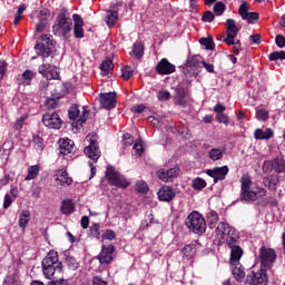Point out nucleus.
<instances>
[{
	"mask_svg": "<svg viewBox=\"0 0 285 285\" xmlns=\"http://www.w3.org/2000/svg\"><path fill=\"white\" fill-rule=\"evenodd\" d=\"M99 101L101 108H104L105 110H112V108L117 107V94H100Z\"/></svg>",
	"mask_w": 285,
	"mask_h": 285,
	"instance_id": "nucleus-12",
	"label": "nucleus"
},
{
	"mask_svg": "<svg viewBox=\"0 0 285 285\" xmlns=\"http://www.w3.org/2000/svg\"><path fill=\"white\" fill-rule=\"evenodd\" d=\"M132 52L137 59H141L144 57V45L141 42L134 43Z\"/></svg>",
	"mask_w": 285,
	"mask_h": 285,
	"instance_id": "nucleus-42",
	"label": "nucleus"
},
{
	"mask_svg": "<svg viewBox=\"0 0 285 285\" xmlns=\"http://www.w3.org/2000/svg\"><path fill=\"white\" fill-rule=\"evenodd\" d=\"M235 228L230 227L228 223H219L216 227V235L220 242L226 239V237L230 234V230H234Z\"/></svg>",
	"mask_w": 285,
	"mask_h": 285,
	"instance_id": "nucleus-26",
	"label": "nucleus"
},
{
	"mask_svg": "<svg viewBox=\"0 0 285 285\" xmlns=\"http://www.w3.org/2000/svg\"><path fill=\"white\" fill-rule=\"evenodd\" d=\"M98 259L100 264H111L115 259V245H102Z\"/></svg>",
	"mask_w": 285,
	"mask_h": 285,
	"instance_id": "nucleus-13",
	"label": "nucleus"
},
{
	"mask_svg": "<svg viewBox=\"0 0 285 285\" xmlns=\"http://www.w3.org/2000/svg\"><path fill=\"white\" fill-rule=\"evenodd\" d=\"M56 180L59 181L60 186H71L72 185V177L68 176V171L66 169H60L57 171Z\"/></svg>",
	"mask_w": 285,
	"mask_h": 285,
	"instance_id": "nucleus-28",
	"label": "nucleus"
},
{
	"mask_svg": "<svg viewBox=\"0 0 285 285\" xmlns=\"http://www.w3.org/2000/svg\"><path fill=\"white\" fill-rule=\"evenodd\" d=\"M202 20L207 22V23H213V21H215V14L212 11H206L203 14Z\"/></svg>",
	"mask_w": 285,
	"mask_h": 285,
	"instance_id": "nucleus-60",
	"label": "nucleus"
},
{
	"mask_svg": "<svg viewBox=\"0 0 285 285\" xmlns=\"http://www.w3.org/2000/svg\"><path fill=\"white\" fill-rule=\"evenodd\" d=\"M175 190L168 186H164L158 191V199L160 202H173L175 199Z\"/></svg>",
	"mask_w": 285,
	"mask_h": 285,
	"instance_id": "nucleus-25",
	"label": "nucleus"
},
{
	"mask_svg": "<svg viewBox=\"0 0 285 285\" xmlns=\"http://www.w3.org/2000/svg\"><path fill=\"white\" fill-rule=\"evenodd\" d=\"M230 248V264L235 265L238 264L244 255V249L239 245H234Z\"/></svg>",
	"mask_w": 285,
	"mask_h": 285,
	"instance_id": "nucleus-27",
	"label": "nucleus"
},
{
	"mask_svg": "<svg viewBox=\"0 0 285 285\" xmlns=\"http://www.w3.org/2000/svg\"><path fill=\"white\" fill-rule=\"evenodd\" d=\"M112 68H115V66L112 65L111 60H105L100 65V70L104 75H108L109 72H111Z\"/></svg>",
	"mask_w": 285,
	"mask_h": 285,
	"instance_id": "nucleus-41",
	"label": "nucleus"
},
{
	"mask_svg": "<svg viewBox=\"0 0 285 285\" xmlns=\"http://www.w3.org/2000/svg\"><path fill=\"white\" fill-rule=\"evenodd\" d=\"M222 242H226L229 248L237 246V242H239V233H237V229H230L229 234H227V237Z\"/></svg>",
	"mask_w": 285,
	"mask_h": 285,
	"instance_id": "nucleus-31",
	"label": "nucleus"
},
{
	"mask_svg": "<svg viewBox=\"0 0 285 285\" xmlns=\"http://www.w3.org/2000/svg\"><path fill=\"white\" fill-rule=\"evenodd\" d=\"M259 259L264 268H271V266H273L277 259V254H275L273 248L263 246L259 248Z\"/></svg>",
	"mask_w": 285,
	"mask_h": 285,
	"instance_id": "nucleus-8",
	"label": "nucleus"
},
{
	"mask_svg": "<svg viewBox=\"0 0 285 285\" xmlns=\"http://www.w3.org/2000/svg\"><path fill=\"white\" fill-rule=\"evenodd\" d=\"M226 10V4L224 2H217L214 6V12L217 14V17H222Z\"/></svg>",
	"mask_w": 285,
	"mask_h": 285,
	"instance_id": "nucleus-47",
	"label": "nucleus"
},
{
	"mask_svg": "<svg viewBox=\"0 0 285 285\" xmlns=\"http://www.w3.org/2000/svg\"><path fill=\"white\" fill-rule=\"evenodd\" d=\"M234 266L235 267L233 268V276L237 282H242L244 277H246V273L244 272L242 265H239L238 263H236Z\"/></svg>",
	"mask_w": 285,
	"mask_h": 285,
	"instance_id": "nucleus-35",
	"label": "nucleus"
},
{
	"mask_svg": "<svg viewBox=\"0 0 285 285\" xmlns=\"http://www.w3.org/2000/svg\"><path fill=\"white\" fill-rule=\"evenodd\" d=\"M134 70L129 66H126L121 69V77L125 78L126 81L132 77Z\"/></svg>",
	"mask_w": 285,
	"mask_h": 285,
	"instance_id": "nucleus-51",
	"label": "nucleus"
},
{
	"mask_svg": "<svg viewBox=\"0 0 285 285\" xmlns=\"http://www.w3.org/2000/svg\"><path fill=\"white\" fill-rule=\"evenodd\" d=\"M39 175V165H33L28 168V175L24 177V181H32L37 179Z\"/></svg>",
	"mask_w": 285,
	"mask_h": 285,
	"instance_id": "nucleus-36",
	"label": "nucleus"
},
{
	"mask_svg": "<svg viewBox=\"0 0 285 285\" xmlns=\"http://www.w3.org/2000/svg\"><path fill=\"white\" fill-rule=\"evenodd\" d=\"M276 41V46H278V48H285V37L282 35L276 36L275 38Z\"/></svg>",
	"mask_w": 285,
	"mask_h": 285,
	"instance_id": "nucleus-63",
	"label": "nucleus"
},
{
	"mask_svg": "<svg viewBox=\"0 0 285 285\" xmlns=\"http://www.w3.org/2000/svg\"><path fill=\"white\" fill-rule=\"evenodd\" d=\"M175 70V65L170 63L166 58H163L156 66V72H158V75H173Z\"/></svg>",
	"mask_w": 285,
	"mask_h": 285,
	"instance_id": "nucleus-20",
	"label": "nucleus"
},
{
	"mask_svg": "<svg viewBox=\"0 0 285 285\" xmlns=\"http://www.w3.org/2000/svg\"><path fill=\"white\" fill-rule=\"evenodd\" d=\"M226 26L227 37H225L223 41L224 43H227V46H235V37H237V33L239 32V28H237V24H235L233 19H227Z\"/></svg>",
	"mask_w": 285,
	"mask_h": 285,
	"instance_id": "nucleus-9",
	"label": "nucleus"
},
{
	"mask_svg": "<svg viewBox=\"0 0 285 285\" xmlns=\"http://www.w3.org/2000/svg\"><path fill=\"white\" fill-rule=\"evenodd\" d=\"M89 145L85 148V155L91 159V161H99L101 157V150H99V142L97 141V134H89L86 137Z\"/></svg>",
	"mask_w": 285,
	"mask_h": 285,
	"instance_id": "nucleus-6",
	"label": "nucleus"
},
{
	"mask_svg": "<svg viewBox=\"0 0 285 285\" xmlns=\"http://www.w3.org/2000/svg\"><path fill=\"white\" fill-rule=\"evenodd\" d=\"M184 75H185V77H197V69H195L194 67L190 68V67L186 66L184 68Z\"/></svg>",
	"mask_w": 285,
	"mask_h": 285,
	"instance_id": "nucleus-61",
	"label": "nucleus"
},
{
	"mask_svg": "<svg viewBox=\"0 0 285 285\" xmlns=\"http://www.w3.org/2000/svg\"><path fill=\"white\" fill-rule=\"evenodd\" d=\"M228 170V166L215 167L214 169H207L206 175H208V177H213L214 184H217V181H224V179H226Z\"/></svg>",
	"mask_w": 285,
	"mask_h": 285,
	"instance_id": "nucleus-16",
	"label": "nucleus"
},
{
	"mask_svg": "<svg viewBox=\"0 0 285 285\" xmlns=\"http://www.w3.org/2000/svg\"><path fill=\"white\" fill-rule=\"evenodd\" d=\"M208 157L212 161H219L224 157V151L219 148H213L208 151Z\"/></svg>",
	"mask_w": 285,
	"mask_h": 285,
	"instance_id": "nucleus-38",
	"label": "nucleus"
},
{
	"mask_svg": "<svg viewBox=\"0 0 285 285\" xmlns=\"http://www.w3.org/2000/svg\"><path fill=\"white\" fill-rule=\"evenodd\" d=\"M157 177L165 183L173 181V179L179 177V168L174 167L170 169H159L157 171Z\"/></svg>",
	"mask_w": 285,
	"mask_h": 285,
	"instance_id": "nucleus-18",
	"label": "nucleus"
},
{
	"mask_svg": "<svg viewBox=\"0 0 285 285\" xmlns=\"http://www.w3.org/2000/svg\"><path fill=\"white\" fill-rule=\"evenodd\" d=\"M136 190L138 193H148V185L144 180H138L136 183Z\"/></svg>",
	"mask_w": 285,
	"mask_h": 285,
	"instance_id": "nucleus-55",
	"label": "nucleus"
},
{
	"mask_svg": "<svg viewBox=\"0 0 285 285\" xmlns=\"http://www.w3.org/2000/svg\"><path fill=\"white\" fill-rule=\"evenodd\" d=\"M259 19V13L257 12H248L246 18H243L244 21H247L248 23H255Z\"/></svg>",
	"mask_w": 285,
	"mask_h": 285,
	"instance_id": "nucleus-53",
	"label": "nucleus"
},
{
	"mask_svg": "<svg viewBox=\"0 0 285 285\" xmlns=\"http://www.w3.org/2000/svg\"><path fill=\"white\" fill-rule=\"evenodd\" d=\"M250 4L248 2L243 1L238 9V14H240L242 19H246Z\"/></svg>",
	"mask_w": 285,
	"mask_h": 285,
	"instance_id": "nucleus-44",
	"label": "nucleus"
},
{
	"mask_svg": "<svg viewBox=\"0 0 285 285\" xmlns=\"http://www.w3.org/2000/svg\"><path fill=\"white\" fill-rule=\"evenodd\" d=\"M40 41L41 42H38L35 46L38 57H42V59L52 57V55H55V39L52 38V35H42Z\"/></svg>",
	"mask_w": 285,
	"mask_h": 285,
	"instance_id": "nucleus-4",
	"label": "nucleus"
},
{
	"mask_svg": "<svg viewBox=\"0 0 285 285\" xmlns=\"http://www.w3.org/2000/svg\"><path fill=\"white\" fill-rule=\"evenodd\" d=\"M272 168L275 173H285V160L283 158H275L272 160Z\"/></svg>",
	"mask_w": 285,
	"mask_h": 285,
	"instance_id": "nucleus-33",
	"label": "nucleus"
},
{
	"mask_svg": "<svg viewBox=\"0 0 285 285\" xmlns=\"http://www.w3.org/2000/svg\"><path fill=\"white\" fill-rule=\"evenodd\" d=\"M73 20V36L76 39H83L85 32H83V18L81 16L75 13L72 16Z\"/></svg>",
	"mask_w": 285,
	"mask_h": 285,
	"instance_id": "nucleus-21",
	"label": "nucleus"
},
{
	"mask_svg": "<svg viewBox=\"0 0 285 285\" xmlns=\"http://www.w3.org/2000/svg\"><path fill=\"white\" fill-rule=\"evenodd\" d=\"M42 124L47 128H53L56 130H59L61 128V118L59 117V114L57 112H48L42 116Z\"/></svg>",
	"mask_w": 285,
	"mask_h": 285,
	"instance_id": "nucleus-11",
	"label": "nucleus"
},
{
	"mask_svg": "<svg viewBox=\"0 0 285 285\" xmlns=\"http://www.w3.org/2000/svg\"><path fill=\"white\" fill-rule=\"evenodd\" d=\"M191 186L194 190H204V188H206V180L204 178L197 177L193 180Z\"/></svg>",
	"mask_w": 285,
	"mask_h": 285,
	"instance_id": "nucleus-40",
	"label": "nucleus"
},
{
	"mask_svg": "<svg viewBox=\"0 0 285 285\" xmlns=\"http://www.w3.org/2000/svg\"><path fill=\"white\" fill-rule=\"evenodd\" d=\"M99 224H97V223H95V224H92L91 225V227H90V235L92 236V237H95L96 239H99V237L101 236V232H99Z\"/></svg>",
	"mask_w": 285,
	"mask_h": 285,
	"instance_id": "nucleus-50",
	"label": "nucleus"
},
{
	"mask_svg": "<svg viewBox=\"0 0 285 285\" xmlns=\"http://www.w3.org/2000/svg\"><path fill=\"white\" fill-rule=\"evenodd\" d=\"M59 150L62 157H68V155H72L75 153V141L70 139L62 138L59 140Z\"/></svg>",
	"mask_w": 285,
	"mask_h": 285,
	"instance_id": "nucleus-22",
	"label": "nucleus"
},
{
	"mask_svg": "<svg viewBox=\"0 0 285 285\" xmlns=\"http://www.w3.org/2000/svg\"><path fill=\"white\" fill-rule=\"evenodd\" d=\"M52 30L56 37L69 39L70 32H72V18L67 17L66 13L58 14L57 22L53 24Z\"/></svg>",
	"mask_w": 285,
	"mask_h": 285,
	"instance_id": "nucleus-2",
	"label": "nucleus"
},
{
	"mask_svg": "<svg viewBox=\"0 0 285 285\" xmlns=\"http://www.w3.org/2000/svg\"><path fill=\"white\" fill-rule=\"evenodd\" d=\"M279 183V178L277 176H267L263 179V184L269 190H277V184Z\"/></svg>",
	"mask_w": 285,
	"mask_h": 285,
	"instance_id": "nucleus-32",
	"label": "nucleus"
},
{
	"mask_svg": "<svg viewBox=\"0 0 285 285\" xmlns=\"http://www.w3.org/2000/svg\"><path fill=\"white\" fill-rule=\"evenodd\" d=\"M256 119H258V121H266V119H268V111L266 109H258L256 111Z\"/></svg>",
	"mask_w": 285,
	"mask_h": 285,
	"instance_id": "nucleus-54",
	"label": "nucleus"
},
{
	"mask_svg": "<svg viewBox=\"0 0 285 285\" xmlns=\"http://www.w3.org/2000/svg\"><path fill=\"white\" fill-rule=\"evenodd\" d=\"M67 266L71 271H77V268H79V263L77 262V259L75 257L69 256V257H67Z\"/></svg>",
	"mask_w": 285,
	"mask_h": 285,
	"instance_id": "nucleus-48",
	"label": "nucleus"
},
{
	"mask_svg": "<svg viewBox=\"0 0 285 285\" xmlns=\"http://www.w3.org/2000/svg\"><path fill=\"white\" fill-rule=\"evenodd\" d=\"M50 285H68V281L60 278V279H51Z\"/></svg>",
	"mask_w": 285,
	"mask_h": 285,
	"instance_id": "nucleus-64",
	"label": "nucleus"
},
{
	"mask_svg": "<svg viewBox=\"0 0 285 285\" xmlns=\"http://www.w3.org/2000/svg\"><path fill=\"white\" fill-rule=\"evenodd\" d=\"M181 253L185 257H193L195 255V245H185Z\"/></svg>",
	"mask_w": 285,
	"mask_h": 285,
	"instance_id": "nucleus-49",
	"label": "nucleus"
},
{
	"mask_svg": "<svg viewBox=\"0 0 285 285\" xmlns=\"http://www.w3.org/2000/svg\"><path fill=\"white\" fill-rule=\"evenodd\" d=\"M26 116H21L20 118H18L13 125L14 130H21V128H23V121H26Z\"/></svg>",
	"mask_w": 285,
	"mask_h": 285,
	"instance_id": "nucleus-62",
	"label": "nucleus"
},
{
	"mask_svg": "<svg viewBox=\"0 0 285 285\" xmlns=\"http://www.w3.org/2000/svg\"><path fill=\"white\" fill-rule=\"evenodd\" d=\"M57 106H59V102L55 98H48L46 100V107L48 108V110H55Z\"/></svg>",
	"mask_w": 285,
	"mask_h": 285,
	"instance_id": "nucleus-57",
	"label": "nucleus"
},
{
	"mask_svg": "<svg viewBox=\"0 0 285 285\" xmlns=\"http://www.w3.org/2000/svg\"><path fill=\"white\" fill-rule=\"evenodd\" d=\"M28 222H30V210L23 209L19 216V227L24 230L28 226Z\"/></svg>",
	"mask_w": 285,
	"mask_h": 285,
	"instance_id": "nucleus-34",
	"label": "nucleus"
},
{
	"mask_svg": "<svg viewBox=\"0 0 285 285\" xmlns=\"http://www.w3.org/2000/svg\"><path fill=\"white\" fill-rule=\"evenodd\" d=\"M246 284L253 285H267L268 284V275L264 268L255 269L250 268L247 273Z\"/></svg>",
	"mask_w": 285,
	"mask_h": 285,
	"instance_id": "nucleus-7",
	"label": "nucleus"
},
{
	"mask_svg": "<svg viewBox=\"0 0 285 285\" xmlns=\"http://www.w3.org/2000/svg\"><path fill=\"white\" fill-rule=\"evenodd\" d=\"M105 175L110 186H116V188H128L130 186V181L112 166H107Z\"/></svg>",
	"mask_w": 285,
	"mask_h": 285,
	"instance_id": "nucleus-5",
	"label": "nucleus"
},
{
	"mask_svg": "<svg viewBox=\"0 0 285 285\" xmlns=\"http://www.w3.org/2000/svg\"><path fill=\"white\" fill-rule=\"evenodd\" d=\"M117 19H119V13L115 9H109L106 13L105 21L108 28H114L115 23H117Z\"/></svg>",
	"mask_w": 285,
	"mask_h": 285,
	"instance_id": "nucleus-30",
	"label": "nucleus"
},
{
	"mask_svg": "<svg viewBox=\"0 0 285 285\" xmlns=\"http://www.w3.org/2000/svg\"><path fill=\"white\" fill-rule=\"evenodd\" d=\"M198 65H199V58L197 56H194V57L189 58L186 62L187 68L197 69Z\"/></svg>",
	"mask_w": 285,
	"mask_h": 285,
	"instance_id": "nucleus-56",
	"label": "nucleus"
},
{
	"mask_svg": "<svg viewBox=\"0 0 285 285\" xmlns=\"http://www.w3.org/2000/svg\"><path fill=\"white\" fill-rule=\"evenodd\" d=\"M240 202H257L262 197H266V190L262 187H253L250 176L243 175L240 178ZM252 188V189H250Z\"/></svg>",
	"mask_w": 285,
	"mask_h": 285,
	"instance_id": "nucleus-1",
	"label": "nucleus"
},
{
	"mask_svg": "<svg viewBox=\"0 0 285 285\" xmlns=\"http://www.w3.org/2000/svg\"><path fill=\"white\" fill-rule=\"evenodd\" d=\"M273 137H275V131H273V129L271 128H258L254 131V139H256L257 141H268V139H273Z\"/></svg>",
	"mask_w": 285,
	"mask_h": 285,
	"instance_id": "nucleus-23",
	"label": "nucleus"
},
{
	"mask_svg": "<svg viewBox=\"0 0 285 285\" xmlns=\"http://www.w3.org/2000/svg\"><path fill=\"white\" fill-rule=\"evenodd\" d=\"M219 222V215L217 214V212H209L208 216H207V224L208 227L210 229L215 228V226H217V223Z\"/></svg>",
	"mask_w": 285,
	"mask_h": 285,
	"instance_id": "nucleus-37",
	"label": "nucleus"
},
{
	"mask_svg": "<svg viewBox=\"0 0 285 285\" xmlns=\"http://www.w3.org/2000/svg\"><path fill=\"white\" fill-rule=\"evenodd\" d=\"M32 79H35V72L26 70L21 76L18 77V86H30Z\"/></svg>",
	"mask_w": 285,
	"mask_h": 285,
	"instance_id": "nucleus-29",
	"label": "nucleus"
},
{
	"mask_svg": "<svg viewBox=\"0 0 285 285\" xmlns=\"http://www.w3.org/2000/svg\"><path fill=\"white\" fill-rule=\"evenodd\" d=\"M33 142H35L36 150H43V138L39 136H35Z\"/></svg>",
	"mask_w": 285,
	"mask_h": 285,
	"instance_id": "nucleus-58",
	"label": "nucleus"
},
{
	"mask_svg": "<svg viewBox=\"0 0 285 285\" xmlns=\"http://www.w3.org/2000/svg\"><path fill=\"white\" fill-rule=\"evenodd\" d=\"M50 18V11L48 9L40 10L38 16L39 22L36 26L37 32H43L46 30V26H48V19Z\"/></svg>",
	"mask_w": 285,
	"mask_h": 285,
	"instance_id": "nucleus-24",
	"label": "nucleus"
},
{
	"mask_svg": "<svg viewBox=\"0 0 285 285\" xmlns=\"http://www.w3.org/2000/svg\"><path fill=\"white\" fill-rule=\"evenodd\" d=\"M216 121H218V124H224L225 126H228V124H230V117H228V115L226 114H217Z\"/></svg>",
	"mask_w": 285,
	"mask_h": 285,
	"instance_id": "nucleus-46",
	"label": "nucleus"
},
{
	"mask_svg": "<svg viewBox=\"0 0 285 285\" xmlns=\"http://www.w3.org/2000/svg\"><path fill=\"white\" fill-rule=\"evenodd\" d=\"M176 96L174 97V101L176 106H181L186 108L187 104L184 99H186V95H188V89L185 83H179L176 87Z\"/></svg>",
	"mask_w": 285,
	"mask_h": 285,
	"instance_id": "nucleus-17",
	"label": "nucleus"
},
{
	"mask_svg": "<svg viewBox=\"0 0 285 285\" xmlns=\"http://www.w3.org/2000/svg\"><path fill=\"white\" fill-rule=\"evenodd\" d=\"M90 115V111L86 108L82 107V114L79 110V106L73 105L70 109H69V119H78V124L81 126V124H86V121L88 120V117Z\"/></svg>",
	"mask_w": 285,
	"mask_h": 285,
	"instance_id": "nucleus-10",
	"label": "nucleus"
},
{
	"mask_svg": "<svg viewBox=\"0 0 285 285\" xmlns=\"http://www.w3.org/2000/svg\"><path fill=\"white\" fill-rule=\"evenodd\" d=\"M42 275L46 279H59L63 275V264H58L56 267H42Z\"/></svg>",
	"mask_w": 285,
	"mask_h": 285,
	"instance_id": "nucleus-14",
	"label": "nucleus"
},
{
	"mask_svg": "<svg viewBox=\"0 0 285 285\" xmlns=\"http://www.w3.org/2000/svg\"><path fill=\"white\" fill-rule=\"evenodd\" d=\"M269 61H277V59L284 60L285 59V51L281 50V51H274L272 53H269Z\"/></svg>",
	"mask_w": 285,
	"mask_h": 285,
	"instance_id": "nucleus-45",
	"label": "nucleus"
},
{
	"mask_svg": "<svg viewBox=\"0 0 285 285\" xmlns=\"http://www.w3.org/2000/svg\"><path fill=\"white\" fill-rule=\"evenodd\" d=\"M59 264L63 263L59 262V254L56 250H50L41 262L42 267L49 268H57V265Z\"/></svg>",
	"mask_w": 285,
	"mask_h": 285,
	"instance_id": "nucleus-19",
	"label": "nucleus"
},
{
	"mask_svg": "<svg viewBox=\"0 0 285 285\" xmlns=\"http://www.w3.org/2000/svg\"><path fill=\"white\" fill-rule=\"evenodd\" d=\"M73 209H75V205L72 204V200L62 202L60 210L63 215H72Z\"/></svg>",
	"mask_w": 285,
	"mask_h": 285,
	"instance_id": "nucleus-39",
	"label": "nucleus"
},
{
	"mask_svg": "<svg viewBox=\"0 0 285 285\" xmlns=\"http://www.w3.org/2000/svg\"><path fill=\"white\" fill-rule=\"evenodd\" d=\"M38 72L43 75L47 80L49 79H59V69L50 63H43L38 68Z\"/></svg>",
	"mask_w": 285,
	"mask_h": 285,
	"instance_id": "nucleus-15",
	"label": "nucleus"
},
{
	"mask_svg": "<svg viewBox=\"0 0 285 285\" xmlns=\"http://www.w3.org/2000/svg\"><path fill=\"white\" fill-rule=\"evenodd\" d=\"M185 226L195 235H204L206 233V219L198 212H191L185 219Z\"/></svg>",
	"mask_w": 285,
	"mask_h": 285,
	"instance_id": "nucleus-3",
	"label": "nucleus"
},
{
	"mask_svg": "<svg viewBox=\"0 0 285 285\" xmlns=\"http://www.w3.org/2000/svg\"><path fill=\"white\" fill-rule=\"evenodd\" d=\"M134 142H135V139L132 138V135L125 134L122 136V145L124 146H132Z\"/></svg>",
	"mask_w": 285,
	"mask_h": 285,
	"instance_id": "nucleus-59",
	"label": "nucleus"
},
{
	"mask_svg": "<svg viewBox=\"0 0 285 285\" xmlns=\"http://www.w3.org/2000/svg\"><path fill=\"white\" fill-rule=\"evenodd\" d=\"M199 43L205 46L206 50H215L213 38H200Z\"/></svg>",
	"mask_w": 285,
	"mask_h": 285,
	"instance_id": "nucleus-43",
	"label": "nucleus"
},
{
	"mask_svg": "<svg viewBox=\"0 0 285 285\" xmlns=\"http://www.w3.org/2000/svg\"><path fill=\"white\" fill-rule=\"evenodd\" d=\"M158 101H168L170 99V91L168 90H160L157 92Z\"/></svg>",
	"mask_w": 285,
	"mask_h": 285,
	"instance_id": "nucleus-52",
	"label": "nucleus"
}]
</instances>
